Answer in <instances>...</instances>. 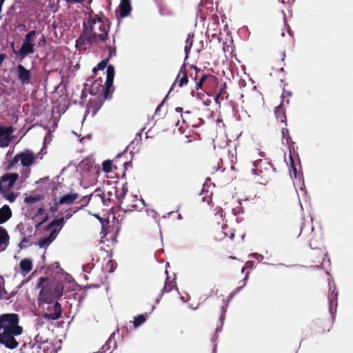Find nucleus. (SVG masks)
I'll use <instances>...</instances> for the list:
<instances>
[{"mask_svg":"<svg viewBox=\"0 0 353 353\" xmlns=\"http://www.w3.org/2000/svg\"><path fill=\"white\" fill-rule=\"evenodd\" d=\"M282 134V143L283 144H287L289 146L290 144H293L294 146V142L292 140L291 137L289 134V130L286 128H283L281 130Z\"/></svg>","mask_w":353,"mask_h":353,"instance_id":"393cba45","label":"nucleus"},{"mask_svg":"<svg viewBox=\"0 0 353 353\" xmlns=\"http://www.w3.org/2000/svg\"><path fill=\"white\" fill-rule=\"evenodd\" d=\"M12 216V211L8 205H4L0 211V224H3Z\"/></svg>","mask_w":353,"mask_h":353,"instance_id":"aec40b11","label":"nucleus"},{"mask_svg":"<svg viewBox=\"0 0 353 353\" xmlns=\"http://www.w3.org/2000/svg\"><path fill=\"white\" fill-rule=\"evenodd\" d=\"M132 10V8L130 0H121L119 6V14L121 18H125L128 17L130 14Z\"/></svg>","mask_w":353,"mask_h":353,"instance_id":"f8f14e48","label":"nucleus"},{"mask_svg":"<svg viewBox=\"0 0 353 353\" xmlns=\"http://www.w3.org/2000/svg\"><path fill=\"white\" fill-rule=\"evenodd\" d=\"M79 196L78 193L69 192L61 196L58 203L61 205L66 204L70 205Z\"/></svg>","mask_w":353,"mask_h":353,"instance_id":"f3484780","label":"nucleus"},{"mask_svg":"<svg viewBox=\"0 0 353 353\" xmlns=\"http://www.w3.org/2000/svg\"><path fill=\"white\" fill-rule=\"evenodd\" d=\"M10 236L7 230L0 226V252L6 250L9 245Z\"/></svg>","mask_w":353,"mask_h":353,"instance_id":"4468645a","label":"nucleus"},{"mask_svg":"<svg viewBox=\"0 0 353 353\" xmlns=\"http://www.w3.org/2000/svg\"><path fill=\"white\" fill-rule=\"evenodd\" d=\"M339 292L336 288H334L332 292H330L328 294V301L330 303V312H332L333 308L336 310L337 306V298H338Z\"/></svg>","mask_w":353,"mask_h":353,"instance_id":"4be33fe9","label":"nucleus"},{"mask_svg":"<svg viewBox=\"0 0 353 353\" xmlns=\"http://www.w3.org/2000/svg\"><path fill=\"white\" fill-rule=\"evenodd\" d=\"M50 279L48 277L46 276V277H40L39 279V281L38 283H37L36 286L35 287H46L45 285H44V282L46 281H48Z\"/></svg>","mask_w":353,"mask_h":353,"instance_id":"603ef678","label":"nucleus"},{"mask_svg":"<svg viewBox=\"0 0 353 353\" xmlns=\"http://www.w3.org/2000/svg\"><path fill=\"white\" fill-rule=\"evenodd\" d=\"M16 229L19 231L21 235H26V232L24 231V226L22 223H19V224H17Z\"/></svg>","mask_w":353,"mask_h":353,"instance_id":"69168bd1","label":"nucleus"},{"mask_svg":"<svg viewBox=\"0 0 353 353\" xmlns=\"http://www.w3.org/2000/svg\"><path fill=\"white\" fill-rule=\"evenodd\" d=\"M0 194L10 203L14 202L17 198V194L12 190L3 191L0 192Z\"/></svg>","mask_w":353,"mask_h":353,"instance_id":"cd10ccee","label":"nucleus"},{"mask_svg":"<svg viewBox=\"0 0 353 353\" xmlns=\"http://www.w3.org/2000/svg\"><path fill=\"white\" fill-rule=\"evenodd\" d=\"M121 203H119V204L117 206H114L111 208L110 210L111 212L113 214V221L119 223L118 218L116 217V214H119V212H121L122 208L121 207Z\"/></svg>","mask_w":353,"mask_h":353,"instance_id":"e433bc0d","label":"nucleus"},{"mask_svg":"<svg viewBox=\"0 0 353 353\" xmlns=\"http://www.w3.org/2000/svg\"><path fill=\"white\" fill-rule=\"evenodd\" d=\"M18 155L21 164L26 168L30 166L35 160L34 153L29 149H26L18 153Z\"/></svg>","mask_w":353,"mask_h":353,"instance_id":"9b49d317","label":"nucleus"},{"mask_svg":"<svg viewBox=\"0 0 353 353\" xmlns=\"http://www.w3.org/2000/svg\"><path fill=\"white\" fill-rule=\"evenodd\" d=\"M210 75L207 74H203L201 75L199 81L196 83V89L197 90L202 89L204 82L208 79Z\"/></svg>","mask_w":353,"mask_h":353,"instance_id":"c9c22d12","label":"nucleus"},{"mask_svg":"<svg viewBox=\"0 0 353 353\" xmlns=\"http://www.w3.org/2000/svg\"><path fill=\"white\" fill-rule=\"evenodd\" d=\"M181 73H182L183 74L186 73V63L185 61L180 68L179 72L176 78V81L178 80Z\"/></svg>","mask_w":353,"mask_h":353,"instance_id":"e2e57ef3","label":"nucleus"},{"mask_svg":"<svg viewBox=\"0 0 353 353\" xmlns=\"http://www.w3.org/2000/svg\"><path fill=\"white\" fill-rule=\"evenodd\" d=\"M19 316L15 313H7L0 315V344L13 350L19 343L14 336L22 334L23 327L19 325Z\"/></svg>","mask_w":353,"mask_h":353,"instance_id":"f257e3e1","label":"nucleus"},{"mask_svg":"<svg viewBox=\"0 0 353 353\" xmlns=\"http://www.w3.org/2000/svg\"><path fill=\"white\" fill-rule=\"evenodd\" d=\"M332 322L330 319L323 320L320 321V327H322V330L319 331V333H324L329 332L331 327Z\"/></svg>","mask_w":353,"mask_h":353,"instance_id":"2f4dec72","label":"nucleus"},{"mask_svg":"<svg viewBox=\"0 0 353 353\" xmlns=\"http://www.w3.org/2000/svg\"><path fill=\"white\" fill-rule=\"evenodd\" d=\"M85 38L86 36L85 34V32H83V31L80 36L78 37V39L75 41V46L77 48H81V46L88 44Z\"/></svg>","mask_w":353,"mask_h":353,"instance_id":"473e14b6","label":"nucleus"},{"mask_svg":"<svg viewBox=\"0 0 353 353\" xmlns=\"http://www.w3.org/2000/svg\"><path fill=\"white\" fill-rule=\"evenodd\" d=\"M103 79L99 77L97 79H94L92 77L87 79L86 82L84 83L85 89H88V92L90 95L99 96L101 91L104 89L103 88Z\"/></svg>","mask_w":353,"mask_h":353,"instance_id":"423d86ee","label":"nucleus"},{"mask_svg":"<svg viewBox=\"0 0 353 353\" xmlns=\"http://www.w3.org/2000/svg\"><path fill=\"white\" fill-rule=\"evenodd\" d=\"M268 265H270V263H267ZM270 265H272V266H281V267H286V268H307L308 269H310V270H319V269H321L322 267L321 265H310L309 267H305L304 265H297V264H294V265H285L284 263H278V264H272L271 263Z\"/></svg>","mask_w":353,"mask_h":353,"instance_id":"a878e982","label":"nucleus"},{"mask_svg":"<svg viewBox=\"0 0 353 353\" xmlns=\"http://www.w3.org/2000/svg\"><path fill=\"white\" fill-rule=\"evenodd\" d=\"M83 32H85L86 36L85 40L88 44L92 45V43L97 42L98 34L93 31L91 32L90 30H88V26L85 22H83Z\"/></svg>","mask_w":353,"mask_h":353,"instance_id":"2eb2a0df","label":"nucleus"},{"mask_svg":"<svg viewBox=\"0 0 353 353\" xmlns=\"http://www.w3.org/2000/svg\"><path fill=\"white\" fill-rule=\"evenodd\" d=\"M19 177L17 172H6L3 174L0 177V192L12 190Z\"/></svg>","mask_w":353,"mask_h":353,"instance_id":"20e7f679","label":"nucleus"},{"mask_svg":"<svg viewBox=\"0 0 353 353\" xmlns=\"http://www.w3.org/2000/svg\"><path fill=\"white\" fill-rule=\"evenodd\" d=\"M231 105H232V112L234 113V116L235 117V118L237 121H240L241 116H240L239 112L237 111V110L236 109V104L232 103Z\"/></svg>","mask_w":353,"mask_h":353,"instance_id":"13d9d810","label":"nucleus"},{"mask_svg":"<svg viewBox=\"0 0 353 353\" xmlns=\"http://www.w3.org/2000/svg\"><path fill=\"white\" fill-rule=\"evenodd\" d=\"M52 243L50 242V241L46 238V237H44V238H41L37 243V245L40 248H47Z\"/></svg>","mask_w":353,"mask_h":353,"instance_id":"79ce46f5","label":"nucleus"},{"mask_svg":"<svg viewBox=\"0 0 353 353\" xmlns=\"http://www.w3.org/2000/svg\"><path fill=\"white\" fill-rule=\"evenodd\" d=\"M94 19H96L97 22H99L101 23H103V20H105L106 22L109 21L108 19L105 17L103 12H100V14L97 15Z\"/></svg>","mask_w":353,"mask_h":353,"instance_id":"5fc2aeb1","label":"nucleus"},{"mask_svg":"<svg viewBox=\"0 0 353 353\" xmlns=\"http://www.w3.org/2000/svg\"><path fill=\"white\" fill-rule=\"evenodd\" d=\"M37 32L35 30L29 31L26 35L23 41H26L29 43H34V37Z\"/></svg>","mask_w":353,"mask_h":353,"instance_id":"f704fd0d","label":"nucleus"},{"mask_svg":"<svg viewBox=\"0 0 353 353\" xmlns=\"http://www.w3.org/2000/svg\"><path fill=\"white\" fill-rule=\"evenodd\" d=\"M63 288H41L37 299L39 305L43 304L51 305L58 301L63 296Z\"/></svg>","mask_w":353,"mask_h":353,"instance_id":"7ed1b4c3","label":"nucleus"},{"mask_svg":"<svg viewBox=\"0 0 353 353\" xmlns=\"http://www.w3.org/2000/svg\"><path fill=\"white\" fill-rule=\"evenodd\" d=\"M57 279L60 280L61 283H57L54 287H64L65 284L70 283H74V287H100L99 284H87L85 285L78 284L70 274L64 272L62 270L61 272L57 274Z\"/></svg>","mask_w":353,"mask_h":353,"instance_id":"6e6552de","label":"nucleus"},{"mask_svg":"<svg viewBox=\"0 0 353 353\" xmlns=\"http://www.w3.org/2000/svg\"><path fill=\"white\" fill-rule=\"evenodd\" d=\"M81 209H82V207H77L75 208L74 210H68L66 211L65 216H63L62 218H65V221H66L67 220L70 219L73 216V214L74 213H76L77 212H78L79 210H80Z\"/></svg>","mask_w":353,"mask_h":353,"instance_id":"c03bdc74","label":"nucleus"},{"mask_svg":"<svg viewBox=\"0 0 353 353\" xmlns=\"http://www.w3.org/2000/svg\"><path fill=\"white\" fill-rule=\"evenodd\" d=\"M43 317L42 318H38L36 319L35 321V328L37 330H38L39 328L42 327V326L44 324V321L43 320Z\"/></svg>","mask_w":353,"mask_h":353,"instance_id":"6e6d98bb","label":"nucleus"},{"mask_svg":"<svg viewBox=\"0 0 353 353\" xmlns=\"http://www.w3.org/2000/svg\"><path fill=\"white\" fill-rule=\"evenodd\" d=\"M168 94H167L164 99L162 100V101L157 105L155 110V114H157L158 112L161 110V108L163 107L164 103L168 100Z\"/></svg>","mask_w":353,"mask_h":353,"instance_id":"680f3d73","label":"nucleus"},{"mask_svg":"<svg viewBox=\"0 0 353 353\" xmlns=\"http://www.w3.org/2000/svg\"><path fill=\"white\" fill-rule=\"evenodd\" d=\"M47 339L44 338L43 336H41L39 334H37L34 337V343L31 345V349L32 350V353H34V350L37 351V353H40L39 350H41V345L47 341Z\"/></svg>","mask_w":353,"mask_h":353,"instance_id":"412c9836","label":"nucleus"},{"mask_svg":"<svg viewBox=\"0 0 353 353\" xmlns=\"http://www.w3.org/2000/svg\"><path fill=\"white\" fill-rule=\"evenodd\" d=\"M29 242V238L26 235H23V239H21V242L19 243V247L21 250H23L26 248V245H24L26 243Z\"/></svg>","mask_w":353,"mask_h":353,"instance_id":"3c124183","label":"nucleus"},{"mask_svg":"<svg viewBox=\"0 0 353 353\" xmlns=\"http://www.w3.org/2000/svg\"><path fill=\"white\" fill-rule=\"evenodd\" d=\"M94 163V160L91 157H87L83 159L79 163V168L82 170L83 171H90L91 168L92 167V164Z\"/></svg>","mask_w":353,"mask_h":353,"instance_id":"b1692460","label":"nucleus"},{"mask_svg":"<svg viewBox=\"0 0 353 353\" xmlns=\"http://www.w3.org/2000/svg\"><path fill=\"white\" fill-rule=\"evenodd\" d=\"M60 204L58 203V201H55L54 202L53 205L50 206V211L52 213V216L56 214V212L58 211V206Z\"/></svg>","mask_w":353,"mask_h":353,"instance_id":"8fccbe9b","label":"nucleus"},{"mask_svg":"<svg viewBox=\"0 0 353 353\" xmlns=\"http://www.w3.org/2000/svg\"><path fill=\"white\" fill-rule=\"evenodd\" d=\"M108 32H103V34H98V39L102 41H105L108 39Z\"/></svg>","mask_w":353,"mask_h":353,"instance_id":"338daca9","label":"nucleus"},{"mask_svg":"<svg viewBox=\"0 0 353 353\" xmlns=\"http://www.w3.org/2000/svg\"><path fill=\"white\" fill-rule=\"evenodd\" d=\"M145 127H143L140 130L139 132L136 134L135 138L132 140L130 145L133 144L135 141H137V145L141 144L142 139V132L145 130Z\"/></svg>","mask_w":353,"mask_h":353,"instance_id":"58836bf2","label":"nucleus"},{"mask_svg":"<svg viewBox=\"0 0 353 353\" xmlns=\"http://www.w3.org/2000/svg\"><path fill=\"white\" fill-rule=\"evenodd\" d=\"M109 62V58H105L101 60L97 65V68L100 70H103L106 68V70H108V67L110 65H108Z\"/></svg>","mask_w":353,"mask_h":353,"instance_id":"4c0bfd02","label":"nucleus"},{"mask_svg":"<svg viewBox=\"0 0 353 353\" xmlns=\"http://www.w3.org/2000/svg\"><path fill=\"white\" fill-rule=\"evenodd\" d=\"M190 41H191L192 46L193 45V41H194V34L193 33H188V36H187V38H186V41H185V44L186 45L190 44Z\"/></svg>","mask_w":353,"mask_h":353,"instance_id":"0e129e2a","label":"nucleus"},{"mask_svg":"<svg viewBox=\"0 0 353 353\" xmlns=\"http://www.w3.org/2000/svg\"><path fill=\"white\" fill-rule=\"evenodd\" d=\"M147 314H139L134 318V326L137 327L142 325L146 321Z\"/></svg>","mask_w":353,"mask_h":353,"instance_id":"7c9ffc66","label":"nucleus"},{"mask_svg":"<svg viewBox=\"0 0 353 353\" xmlns=\"http://www.w3.org/2000/svg\"><path fill=\"white\" fill-rule=\"evenodd\" d=\"M93 216L99 220V221L100 222V223L101 224V226H104V223H109V221L108 219H103V217H101L99 214H93Z\"/></svg>","mask_w":353,"mask_h":353,"instance_id":"4d7b16f0","label":"nucleus"},{"mask_svg":"<svg viewBox=\"0 0 353 353\" xmlns=\"http://www.w3.org/2000/svg\"><path fill=\"white\" fill-rule=\"evenodd\" d=\"M35 43H29L26 41H23L20 48L16 53V61L21 63L28 56L35 52Z\"/></svg>","mask_w":353,"mask_h":353,"instance_id":"0eeeda50","label":"nucleus"},{"mask_svg":"<svg viewBox=\"0 0 353 353\" xmlns=\"http://www.w3.org/2000/svg\"><path fill=\"white\" fill-rule=\"evenodd\" d=\"M108 24H101L99 28V30L102 32H109L110 30V22H107Z\"/></svg>","mask_w":353,"mask_h":353,"instance_id":"bf43d9fd","label":"nucleus"},{"mask_svg":"<svg viewBox=\"0 0 353 353\" xmlns=\"http://www.w3.org/2000/svg\"><path fill=\"white\" fill-rule=\"evenodd\" d=\"M95 196H99V197L101 198V201H102L103 205H108V204H106V200L105 199V193H104V192H102L101 194V192H99V194H96Z\"/></svg>","mask_w":353,"mask_h":353,"instance_id":"774afa93","label":"nucleus"},{"mask_svg":"<svg viewBox=\"0 0 353 353\" xmlns=\"http://www.w3.org/2000/svg\"><path fill=\"white\" fill-rule=\"evenodd\" d=\"M19 161H20L19 157L18 154H17L12 159H10V161H8V162L4 168L5 170L9 171V170H12Z\"/></svg>","mask_w":353,"mask_h":353,"instance_id":"c85d7f7f","label":"nucleus"},{"mask_svg":"<svg viewBox=\"0 0 353 353\" xmlns=\"http://www.w3.org/2000/svg\"><path fill=\"white\" fill-rule=\"evenodd\" d=\"M93 268L94 265L92 263L84 264L82 265V270L83 272L90 273Z\"/></svg>","mask_w":353,"mask_h":353,"instance_id":"09e8293b","label":"nucleus"},{"mask_svg":"<svg viewBox=\"0 0 353 353\" xmlns=\"http://www.w3.org/2000/svg\"><path fill=\"white\" fill-rule=\"evenodd\" d=\"M102 170L107 174L112 171V162L111 160L108 159L103 161Z\"/></svg>","mask_w":353,"mask_h":353,"instance_id":"72a5a7b5","label":"nucleus"},{"mask_svg":"<svg viewBox=\"0 0 353 353\" xmlns=\"http://www.w3.org/2000/svg\"><path fill=\"white\" fill-rule=\"evenodd\" d=\"M92 196V194H89V195H86V196H85L81 198L80 202H81L82 204L81 205L80 207H82V209L85 206H87L89 204V203L91 201Z\"/></svg>","mask_w":353,"mask_h":353,"instance_id":"37998d69","label":"nucleus"},{"mask_svg":"<svg viewBox=\"0 0 353 353\" xmlns=\"http://www.w3.org/2000/svg\"><path fill=\"white\" fill-rule=\"evenodd\" d=\"M19 267L23 275H25L31 271L32 268V261L28 258H25L20 261Z\"/></svg>","mask_w":353,"mask_h":353,"instance_id":"5701e85b","label":"nucleus"},{"mask_svg":"<svg viewBox=\"0 0 353 353\" xmlns=\"http://www.w3.org/2000/svg\"><path fill=\"white\" fill-rule=\"evenodd\" d=\"M65 223V218L56 217L53 219L45 228L46 231H49L54 228H57L59 232L63 228Z\"/></svg>","mask_w":353,"mask_h":353,"instance_id":"ddd939ff","label":"nucleus"},{"mask_svg":"<svg viewBox=\"0 0 353 353\" xmlns=\"http://www.w3.org/2000/svg\"><path fill=\"white\" fill-rule=\"evenodd\" d=\"M30 174V169H26V170H23V171L21 172V179H22V182H23L26 179H27L29 177Z\"/></svg>","mask_w":353,"mask_h":353,"instance_id":"052dcab7","label":"nucleus"},{"mask_svg":"<svg viewBox=\"0 0 353 353\" xmlns=\"http://www.w3.org/2000/svg\"><path fill=\"white\" fill-rule=\"evenodd\" d=\"M107 48L108 49V56L106 58H109L110 59L111 57L116 56L117 50L115 46H111L110 45H108Z\"/></svg>","mask_w":353,"mask_h":353,"instance_id":"a18cd8bd","label":"nucleus"},{"mask_svg":"<svg viewBox=\"0 0 353 353\" xmlns=\"http://www.w3.org/2000/svg\"><path fill=\"white\" fill-rule=\"evenodd\" d=\"M44 196L42 194H34L30 195L24 199V202L26 203H34L38 201H41L43 199Z\"/></svg>","mask_w":353,"mask_h":353,"instance_id":"bb28decb","label":"nucleus"},{"mask_svg":"<svg viewBox=\"0 0 353 353\" xmlns=\"http://www.w3.org/2000/svg\"><path fill=\"white\" fill-rule=\"evenodd\" d=\"M46 310L43 314V318L47 320H57L59 319L62 314V308L60 303L56 301L54 304L47 305V307L43 306Z\"/></svg>","mask_w":353,"mask_h":353,"instance_id":"39448f33","label":"nucleus"},{"mask_svg":"<svg viewBox=\"0 0 353 353\" xmlns=\"http://www.w3.org/2000/svg\"><path fill=\"white\" fill-rule=\"evenodd\" d=\"M192 43H190V44H188L185 46V48H184V52H185V61L188 59L189 57V54L190 53V50H191V48H192Z\"/></svg>","mask_w":353,"mask_h":353,"instance_id":"864d4df0","label":"nucleus"},{"mask_svg":"<svg viewBox=\"0 0 353 353\" xmlns=\"http://www.w3.org/2000/svg\"><path fill=\"white\" fill-rule=\"evenodd\" d=\"M288 149L289 151L290 167H291L292 165H296V159L298 161L299 164L301 165L299 155L298 152L295 150L293 144H290L289 146H288Z\"/></svg>","mask_w":353,"mask_h":353,"instance_id":"a211bd4d","label":"nucleus"},{"mask_svg":"<svg viewBox=\"0 0 353 353\" xmlns=\"http://www.w3.org/2000/svg\"><path fill=\"white\" fill-rule=\"evenodd\" d=\"M115 189H116L115 193H114L115 197L117 199L118 202L121 204L123 202V200L125 199L128 192L121 190V192L120 194H119L118 189L116 188H115Z\"/></svg>","mask_w":353,"mask_h":353,"instance_id":"ea45409f","label":"nucleus"},{"mask_svg":"<svg viewBox=\"0 0 353 353\" xmlns=\"http://www.w3.org/2000/svg\"><path fill=\"white\" fill-rule=\"evenodd\" d=\"M114 75V66L113 65H110L107 70V78L105 79L104 89L103 90V95L99 94L97 97V99L93 101H89L83 116V120L89 114L90 108H92V117H94L102 107L105 100L110 99L112 98V94L114 90L113 85Z\"/></svg>","mask_w":353,"mask_h":353,"instance_id":"f03ea898","label":"nucleus"},{"mask_svg":"<svg viewBox=\"0 0 353 353\" xmlns=\"http://www.w3.org/2000/svg\"><path fill=\"white\" fill-rule=\"evenodd\" d=\"M14 130L12 125H0V148L9 145Z\"/></svg>","mask_w":353,"mask_h":353,"instance_id":"1a4fd4ad","label":"nucleus"},{"mask_svg":"<svg viewBox=\"0 0 353 353\" xmlns=\"http://www.w3.org/2000/svg\"><path fill=\"white\" fill-rule=\"evenodd\" d=\"M188 81H189V80H188V77L187 75V73H185V74H183L182 77L179 81V86L180 88H182L184 85H187Z\"/></svg>","mask_w":353,"mask_h":353,"instance_id":"49530a36","label":"nucleus"},{"mask_svg":"<svg viewBox=\"0 0 353 353\" xmlns=\"http://www.w3.org/2000/svg\"><path fill=\"white\" fill-rule=\"evenodd\" d=\"M284 101L282 100L281 103L275 108L274 115L276 119H281V122L283 123L285 125H287V118L285 115V111L283 108Z\"/></svg>","mask_w":353,"mask_h":353,"instance_id":"dca6fc26","label":"nucleus"},{"mask_svg":"<svg viewBox=\"0 0 353 353\" xmlns=\"http://www.w3.org/2000/svg\"><path fill=\"white\" fill-rule=\"evenodd\" d=\"M17 294V291H12L8 292L6 290V288H0V299L4 300H9L12 296Z\"/></svg>","mask_w":353,"mask_h":353,"instance_id":"c756f323","label":"nucleus"},{"mask_svg":"<svg viewBox=\"0 0 353 353\" xmlns=\"http://www.w3.org/2000/svg\"><path fill=\"white\" fill-rule=\"evenodd\" d=\"M59 233V230H57V228L52 229L49 235L46 236V238L50 241V242L52 243L57 238Z\"/></svg>","mask_w":353,"mask_h":353,"instance_id":"a19ab883","label":"nucleus"},{"mask_svg":"<svg viewBox=\"0 0 353 353\" xmlns=\"http://www.w3.org/2000/svg\"><path fill=\"white\" fill-rule=\"evenodd\" d=\"M290 171H292L293 172V176L296 180H298L299 182L301 183V186L300 187V190L303 192H304L305 194L307 193L306 188L304 185V179H303V174L302 172L299 173L297 171V169L296 168V165H292L290 167Z\"/></svg>","mask_w":353,"mask_h":353,"instance_id":"6ab92c4d","label":"nucleus"},{"mask_svg":"<svg viewBox=\"0 0 353 353\" xmlns=\"http://www.w3.org/2000/svg\"><path fill=\"white\" fill-rule=\"evenodd\" d=\"M17 79L22 85H28L31 82L32 72L30 70L26 68L22 64L19 63L16 68Z\"/></svg>","mask_w":353,"mask_h":353,"instance_id":"9d476101","label":"nucleus"},{"mask_svg":"<svg viewBox=\"0 0 353 353\" xmlns=\"http://www.w3.org/2000/svg\"><path fill=\"white\" fill-rule=\"evenodd\" d=\"M88 23L89 24L88 30H90L91 32L94 31V26L97 23L96 19L90 17L88 19Z\"/></svg>","mask_w":353,"mask_h":353,"instance_id":"de8ad7c7","label":"nucleus"}]
</instances>
